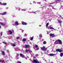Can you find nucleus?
<instances>
[{
    "label": "nucleus",
    "instance_id": "nucleus-1",
    "mask_svg": "<svg viewBox=\"0 0 63 63\" xmlns=\"http://www.w3.org/2000/svg\"><path fill=\"white\" fill-rule=\"evenodd\" d=\"M55 43H56L57 44H60V45H62V41L60 39L57 40Z\"/></svg>",
    "mask_w": 63,
    "mask_h": 63
},
{
    "label": "nucleus",
    "instance_id": "nucleus-2",
    "mask_svg": "<svg viewBox=\"0 0 63 63\" xmlns=\"http://www.w3.org/2000/svg\"><path fill=\"white\" fill-rule=\"evenodd\" d=\"M41 50H43V51H47V48H46V47H45V46H43V47H41Z\"/></svg>",
    "mask_w": 63,
    "mask_h": 63
},
{
    "label": "nucleus",
    "instance_id": "nucleus-3",
    "mask_svg": "<svg viewBox=\"0 0 63 63\" xmlns=\"http://www.w3.org/2000/svg\"><path fill=\"white\" fill-rule=\"evenodd\" d=\"M56 51L57 52H61L63 51V50H61V49H59V48L57 49L56 50Z\"/></svg>",
    "mask_w": 63,
    "mask_h": 63
},
{
    "label": "nucleus",
    "instance_id": "nucleus-4",
    "mask_svg": "<svg viewBox=\"0 0 63 63\" xmlns=\"http://www.w3.org/2000/svg\"><path fill=\"white\" fill-rule=\"evenodd\" d=\"M50 37H52L53 38H54V37H55L56 36L55 35H54V34H50Z\"/></svg>",
    "mask_w": 63,
    "mask_h": 63
},
{
    "label": "nucleus",
    "instance_id": "nucleus-5",
    "mask_svg": "<svg viewBox=\"0 0 63 63\" xmlns=\"http://www.w3.org/2000/svg\"><path fill=\"white\" fill-rule=\"evenodd\" d=\"M20 57H22V58H24V57H25V56H24V55H23L21 53L20 54Z\"/></svg>",
    "mask_w": 63,
    "mask_h": 63
},
{
    "label": "nucleus",
    "instance_id": "nucleus-6",
    "mask_svg": "<svg viewBox=\"0 0 63 63\" xmlns=\"http://www.w3.org/2000/svg\"><path fill=\"white\" fill-rule=\"evenodd\" d=\"M22 24H23V25H27V23L25 22H22Z\"/></svg>",
    "mask_w": 63,
    "mask_h": 63
},
{
    "label": "nucleus",
    "instance_id": "nucleus-7",
    "mask_svg": "<svg viewBox=\"0 0 63 63\" xmlns=\"http://www.w3.org/2000/svg\"><path fill=\"white\" fill-rule=\"evenodd\" d=\"M25 48H27L28 47H30V46H29V45H25Z\"/></svg>",
    "mask_w": 63,
    "mask_h": 63
},
{
    "label": "nucleus",
    "instance_id": "nucleus-8",
    "mask_svg": "<svg viewBox=\"0 0 63 63\" xmlns=\"http://www.w3.org/2000/svg\"><path fill=\"white\" fill-rule=\"evenodd\" d=\"M0 24L2 26H5L6 25V24H4V23H2L0 22Z\"/></svg>",
    "mask_w": 63,
    "mask_h": 63
},
{
    "label": "nucleus",
    "instance_id": "nucleus-9",
    "mask_svg": "<svg viewBox=\"0 0 63 63\" xmlns=\"http://www.w3.org/2000/svg\"><path fill=\"white\" fill-rule=\"evenodd\" d=\"M61 0H56L55 1V2H58V3H59L60 2V1Z\"/></svg>",
    "mask_w": 63,
    "mask_h": 63
},
{
    "label": "nucleus",
    "instance_id": "nucleus-10",
    "mask_svg": "<svg viewBox=\"0 0 63 63\" xmlns=\"http://www.w3.org/2000/svg\"><path fill=\"white\" fill-rule=\"evenodd\" d=\"M8 32L10 33V34H13V32H12V31L9 30L8 31Z\"/></svg>",
    "mask_w": 63,
    "mask_h": 63
},
{
    "label": "nucleus",
    "instance_id": "nucleus-11",
    "mask_svg": "<svg viewBox=\"0 0 63 63\" xmlns=\"http://www.w3.org/2000/svg\"><path fill=\"white\" fill-rule=\"evenodd\" d=\"M58 22L60 24L61 23H62V21L60 20H58Z\"/></svg>",
    "mask_w": 63,
    "mask_h": 63
},
{
    "label": "nucleus",
    "instance_id": "nucleus-12",
    "mask_svg": "<svg viewBox=\"0 0 63 63\" xmlns=\"http://www.w3.org/2000/svg\"><path fill=\"white\" fill-rule=\"evenodd\" d=\"M37 60H36L35 59L33 60V61H32L33 63H36V62H37Z\"/></svg>",
    "mask_w": 63,
    "mask_h": 63
},
{
    "label": "nucleus",
    "instance_id": "nucleus-13",
    "mask_svg": "<svg viewBox=\"0 0 63 63\" xmlns=\"http://www.w3.org/2000/svg\"><path fill=\"white\" fill-rule=\"evenodd\" d=\"M63 52H62L60 54V56L61 57H62V56H63Z\"/></svg>",
    "mask_w": 63,
    "mask_h": 63
},
{
    "label": "nucleus",
    "instance_id": "nucleus-14",
    "mask_svg": "<svg viewBox=\"0 0 63 63\" xmlns=\"http://www.w3.org/2000/svg\"><path fill=\"white\" fill-rule=\"evenodd\" d=\"M22 41H23L24 42H25V41H26V38H24L22 40Z\"/></svg>",
    "mask_w": 63,
    "mask_h": 63
},
{
    "label": "nucleus",
    "instance_id": "nucleus-15",
    "mask_svg": "<svg viewBox=\"0 0 63 63\" xmlns=\"http://www.w3.org/2000/svg\"><path fill=\"white\" fill-rule=\"evenodd\" d=\"M6 12H4L3 14H2V15H6Z\"/></svg>",
    "mask_w": 63,
    "mask_h": 63
},
{
    "label": "nucleus",
    "instance_id": "nucleus-16",
    "mask_svg": "<svg viewBox=\"0 0 63 63\" xmlns=\"http://www.w3.org/2000/svg\"><path fill=\"white\" fill-rule=\"evenodd\" d=\"M49 25V23H47L46 25V26L47 27V26H48V25Z\"/></svg>",
    "mask_w": 63,
    "mask_h": 63
},
{
    "label": "nucleus",
    "instance_id": "nucleus-17",
    "mask_svg": "<svg viewBox=\"0 0 63 63\" xmlns=\"http://www.w3.org/2000/svg\"><path fill=\"white\" fill-rule=\"evenodd\" d=\"M49 56H53V54H49Z\"/></svg>",
    "mask_w": 63,
    "mask_h": 63
},
{
    "label": "nucleus",
    "instance_id": "nucleus-18",
    "mask_svg": "<svg viewBox=\"0 0 63 63\" xmlns=\"http://www.w3.org/2000/svg\"><path fill=\"white\" fill-rule=\"evenodd\" d=\"M2 43H3V44H5V45H6V44H7V42H3Z\"/></svg>",
    "mask_w": 63,
    "mask_h": 63
},
{
    "label": "nucleus",
    "instance_id": "nucleus-19",
    "mask_svg": "<svg viewBox=\"0 0 63 63\" xmlns=\"http://www.w3.org/2000/svg\"><path fill=\"white\" fill-rule=\"evenodd\" d=\"M2 52L3 54V55H5V52H4V51H2Z\"/></svg>",
    "mask_w": 63,
    "mask_h": 63
},
{
    "label": "nucleus",
    "instance_id": "nucleus-20",
    "mask_svg": "<svg viewBox=\"0 0 63 63\" xmlns=\"http://www.w3.org/2000/svg\"><path fill=\"white\" fill-rule=\"evenodd\" d=\"M15 24L16 25H18V22H15Z\"/></svg>",
    "mask_w": 63,
    "mask_h": 63
},
{
    "label": "nucleus",
    "instance_id": "nucleus-21",
    "mask_svg": "<svg viewBox=\"0 0 63 63\" xmlns=\"http://www.w3.org/2000/svg\"><path fill=\"white\" fill-rule=\"evenodd\" d=\"M4 62V60H1L0 61V62Z\"/></svg>",
    "mask_w": 63,
    "mask_h": 63
},
{
    "label": "nucleus",
    "instance_id": "nucleus-22",
    "mask_svg": "<svg viewBox=\"0 0 63 63\" xmlns=\"http://www.w3.org/2000/svg\"><path fill=\"white\" fill-rule=\"evenodd\" d=\"M33 40V37H31V39H30V40L31 41H32Z\"/></svg>",
    "mask_w": 63,
    "mask_h": 63
},
{
    "label": "nucleus",
    "instance_id": "nucleus-23",
    "mask_svg": "<svg viewBox=\"0 0 63 63\" xmlns=\"http://www.w3.org/2000/svg\"><path fill=\"white\" fill-rule=\"evenodd\" d=\"M12 46H13V47H15V46H16V44H13V45H12Z\"/></svg>",
    "mask_w": 63,
    "mask_h": 63
},
{
    "label": "nucleus",
    "instance_id": "nucleus-24",
    "mask_svg": "<svg viewBox=\"0 0 63 63\" xmlns=\"http://www.w3.org/2000/svg\"><path fill=\"white\" fill-rule=\"evenodd\" d=\"M43 44H46V42L45 41L43 43Z\"/></svg>",
    "mask_w": 63,
    "mask_h": 63
},
{
    "label": "nucleus",
    "instance_id": "nucleus-25",
    "mask_svg": "<svg viewBox=\"0 0 63 63\" xmlns=\"http://www.w3.org/2000/svg\"><path fill=\"white\" fill-rule=\"evenodd\" d=\"M3 5H4V6H5L6 5H7V3H3Z\"/></svg>",
    "mask_w": 63,
    "mask_h": 63
},
{
    "label": "nucleus",
    "instance_id": "nucleus-26",
    "mask_svg": "<svg viewBox=\"0 0 63 63\" xmlns=\"http://www.w3.org/2000/svg\"><path fill=\"white\" fill-rule=\"evenodd\" d=\"M50 29H53L54 30V29L53 28V27H50Z\"/></svg>",
    "mask_w": 63,
    "mask_h": 63
},
{
    "label": "nucleus",
    "instance_id": "nucleus-27",
    "mask_svg": "<svg viewBox=\"0 0 63 63\" xmlns=\"http://www.w3.org/2000/svg\"><path fill=\"white\" fill-rule=\"evenodd\" d=\"M29 50L28 49L26 50V52H27V51H28Z\"/></svg>",
    "mask_w": 63,
    "mask_h": 63
},
{
    "label": "nucleus",
    "instance_id": "nucleus-28",
    "mask_svg": "<svg viewBox=\"0 0 63 63\" xmlns=\"http://www.w3.org/2000/svg\"><path fill=\"white\" fill-rule=\"evenodd\" d=\"M35 63H39L40 62H39V61L37 60V61H36V62Z\"/></svg>",
    "mask_w": 63,
    "mask_h": 63
},
{
    "label": "nucleus",
    "instance_id": "nucleus-29",
    "mask_svg": "<svg viewBox=\"0 0 63 63\" xmlns=\"http://www.w3.org/2000/svg\"><path fill=\"white\" fill-rule=\"evenodd\" d=\"M3 34V32H0V35H1V36H2V34Z\"/></svg>",
    "mask_w": 63,
    "mask_h": 63
},
{
    "label": "nucleus",
    "instance_id": "nucleus-30",
    "mask_svg": "<svg viewBox=\"0 0 63 63\" xmlns=\"http://www.w3.org/2000/svg\"><path fill=\"white\" fill-rule=\"evenodd\" d=\"M39 37H41V38H42V34H40V35H39Z\"/></svg>",
    "mask_w": 63,
    "mask_h": 63
},
{
    "label": "nucleus",
    "instance_id": "nucleus-31",
    "mask_svg": "<svg viewBox=\"0 0 63 63\" xmlns=\"http://www.w3.org/2000/svg\"><path fill=\"white\" fill-rule=\"evenodd\" d=\"M39 47H38L37 49H36L35 50H39Z\"/></svg>",
    "mask_w": 63,
    "mask_h": 63
},
{
    "label": "nucleus",
    "instance_id": "nucleus-32",
    "mask_svg": "<svg viewBox=\"0 0 63 63\" xmlns=\"http://www.w3.org/2000/svg\"><path fill=\"white\" fill-rule=\"evenodd\" d=\"M38 47V45H36L35 48H37V47Z\"/></svg>",
    "mask_w": 63,
    "mask_h": 63
},
{
    "label": "nucleus",
    "instance_id": "nucleus-33",
    "mask_svg": "<svg viewBox=\"0 0 63 63\" xmlns=\"http://www.w3.org/2000/svg\"><path fill=\"white\" fill-rule=\"evenodd\" d=\"M56 55V54H53V56H54V55Z\"/></svg>",
    "mask_w": 63,
    "mask_h": 63
},
{
    "label": "nucleus",
    "instance_id": "nucleus-34",
    "mask_svg": "<svg viewBox=\"0 0 63 63\" xmlns=\"http://www.w3.org/2000/svg\"><path fill=\"white\" fill-rule=\"evenodd\" d=\"M36 12L37 13V12H38L37 11H35V12H34V14H36Z\"/></svg>",
    "mask_w": 63,
    "mask_h": 63
},
{
    "label": "nucleus",
    "instance_id": "nucleus-35",
    "mask_svg": "<svg viewBox=\"0 0 63 63\" xmlns=\"http://www.w3.org/2000/svg\"><path fill=\"white\" fill-rule=\"evenodd\" d=\"M50 29V27H48V29Z\"/></svg>",
    "mask_w": 63,
    "mask_h": 63
},
{
    "label": "nucleus",
    "instance_id": "nucleus-36",
    "mask_svg": "<svg viewBox=\"0 0 63 63\" xmlns=\"http://www.w3.org/2000/svg\"><path fill=\"white\" fill-rule=\"evenodd\" d=\"M35 56H38V54H36L35 55Z\"/></svg>",
    "mask_w": 63,
    "mask_h": 63
},
{
    "label": "nucleus",
    "instance_id": "nucleus-37",
    "mask_svg": "<svg viewBox=\"0 0 63 63\" xmlns=\"http://www.w3.org/2000/svg\"><path fill=\"white\" fill-rule=\"evenodd\" d=\"M19 37L16 38V39H19Z\"/></svg>",
    "mask_w": 63,
    "mask_h": 63
},
{
    "label": "nucleus",
    "instance_id": "nucleus-38",
    "mask_svg": "<svg viewBox=\"0 0 63 63\" xmlns=\"http://www.w3.org/2000/svg\"><path fill=\"white\" fill-rule=\"evenodd\" d=\"M2 3L1 2H0V5H1V4H2Z\"/></svg>",
    "mask_w": 63,
    "mask_h": 63
},
{
    "label": "nucleus",
    "instance_id": "nucleus-39",
    "mask_svg": "<svg viewBox=\"0 0 63 63\" xmlns=\"http://www.w3.org/2000/svg\"><path fill=\"white\" fill-rule=\"evenodd\" d=\"M51 3L52 4H54V2H51Z\"/></svg>",
    "mask_w": 63,
    "mask_h": 63
},
{
    "label": "nucleus",
    "instance_id": "nucleus-40",
    "mask_svg": "<svg viewBox=\"0 0 63 63\" xmlns=\"http://www.w3.org/2000/svg\"><path fill=\"white\" fill-rule=\"evenodd\" d=\"M17 54V55H18V56H19V54H17V53H16Z\"/></svg>",
    "mask_w": 63,
    "mask_h": 63
},
{
    "label": "nucleus",
    "instance_id": "nucleus-41",
    "mask_svg": "<svg viewBox=\"0 0 63 63\" xmlns=\"http://www.w3.org/2000/svg\"><path fill=\"white\" fill-rule=\"evenodd\" d=\"M29 52H32V51H29Z\"/></svg>",
    "mask_w": 63,
    "mask_h": 63
},
{
    "label": "nucleus",
    "instance_id": "nucleus-42",
    "mask_svg": "<svg viewBox=\"0 0 63 63\" xmlns=\"http://www.w3.org/2000/svg\"><path fill=\"white\" fill-rule=\"evenodd\" d=\"M25 36H26V34H25V35H24V37H25Z\"/></svg>",
    "mask_w": 63,
    "mask_h": 63
},
{
    "label": "nucleus",
    "instance_id": "nucleus-43",
    "mask_svg": "<svg viewBox=\"0 0 63 63\" xmlns=\"http://www.w3.org/2000/svg\"><path fill=\"white\" fill-rule=\"evenodd\" d=\"M22 11H26V10L24 9H23L22 10Z\"/></svg>",
    "mask_w": 63,
    "mask_h": 63
},
{
    "label": "nucleus",
    "instance_id": "nucleus-44",
    "mask_svg": "<svg viewBox=\"0 0 63 63\" xmlns=\"http://www.w3.org/2000/svg\"><path fill=\"white\" fill-rule=\"evenodd\" d=\"M52 9H54V8H53V7H52Z\"/></svg>",
    "mask_w": 63,
    "mask_h": 63
},
{
    "label": "nucleus",
    "instance_id": "nucleus-45",
    "mask_svg": "<svg viewBox=\"0 0 63 63\" xmlns=\"http://www.w3.org/2000/svg\"><path fill=\"white\" fill-rule=\"evenodd\" d=\"M33 3H35V4L36 3V2H35V1L33 2Z\"/></svg>",
    "mask_w": 63,
    "mask_h": 63
},
{
    "label": "nucleus",
    "instance_id": "nucleus-46",
    "mask_svg": "<svg viewBox=\"0 0 63 63\" xmlns=\"http://www.w3.org/2000/svg\"><path fill=\"white\" fill-rule=\"evenodd\" d=\"M50 4H52V3H50Z\"/></svg>",
    "mask_w": 63,
    "mask_h": 63
},
{
    "label": "nucleus",
    "instance_id": "nucleus-47",
    "mask_svg": "<svg viewBox=\"0 0 63 63\" xmlns=\"http://www.w3.org/2000/svg\"><path fill=\"white\" fill-rule=\"evenodd\" d=\"M0 28H1V26L0 25Z\"/></svg>",
    "mask_w": 63,
    "mask_h": 63
},
{
    "label": "nucleus",
    "instance_id": "nucleus-48",
    "mask_svg": "<svg viewBox=\"0 0 63 63\" xmlns=\"http://www.w3.org/2000/svg\"><path fill=\"white\" fill-rule=\"evenodd\" d=\"M19 11H20V9H19Z\"/></svg>",
    "mask_w": 63,
    "mask_h": 63
}]
</instances>
